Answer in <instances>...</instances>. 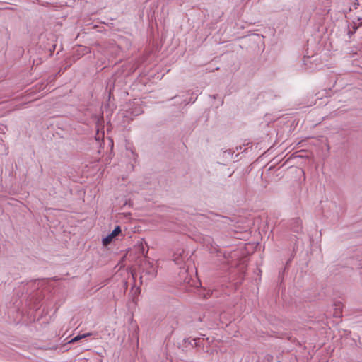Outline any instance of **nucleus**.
Returning a JSON list of instances; mask_svg holds the SVG:
<instances>
[{"label":"nucleus","mask_w":362,"mask_h":362,"mask_svg":"<svg viewBox=\"0 0 362 362\" xmlns=\"http://www.w3.org/2000/svg\"><path fill=\"white\" fill-rule=\"evenodd\" d=\"M90 335H91V333H86V334H81V335H78V336L75 337L74 338H73L69 341V343H74V342L78 341L80 339L86 338V337H89Z\"/></svg>","instance_id":"7ed1b4c3"},{"label":"nucleus","mask_w":362,"mask_h":362,"mask_svg":"<svg viewBox=\"0 0 362 362\" xmlns=\"http://www.w3.org/2000/svg\"><path fill=\"white\" fill-rule=\"evenodd\" d=\"M149 274H151L152 276H156V274H155L154 269H153L152 272H151H151H149Z\"/></svg>","instance_id":"423d86ee"},{"label":"nucleus","mask_w":362,"mask_h":362,"mask_svg":"<svg viewBox=\"0 0 362 362\" xmlns=\"http://www.w3.org/2000/svg\"><path fill=\"white\" fill-rule=\"evenodd\" d=\"M290 228L294 233H300L302 231V221L299 218L292 219L290 223Z\"/></svg>","instance_id":"f03ea898"},{"label":"nucleus","mask_w":362,"mask_h":362,"mask_svg":"<svg viewBox=\"0 0 362 362\" xmlns=\"http://www.w3.org/2000/svg\"><path fill=\"white\" fill-rule=\"evenodd\" d=\"M335 306L337 307L336 310H341V307H342V305L341 303H335ZM340 311H336L335 313V315L337 316V315H339L340 314Z\"/></svg>","instance_id":"20e7f679"},{"label":"nucleus","mask_w":362,"mask_h":362,"mask_svg":"<svg viewBox=\"0 0 362 362\" xmlns=\"http://www.w3.org/2000/svg\"><path fill=\"white\" fill-rule=\"evenodd\" d=\"M224 153H228V154H230V153L233 154L234 153V151L232 152L231 150H227V151H225Z\"/></svg>","instance_id":"39448f33"},{"label":"nucleus","mask_w":362,"mask_h":362,"mask_svg":"<svg viewBox=\"0 0 362 362\" xmlns=\"http://www.w3.org/2000/svg\"><path fill=\"white\" fill-rule=\"evenodd\" d=\"M121 228L119 226H117L111 233L103 238L102 240L103 245L105 246L108 245L111 243L113 239L121 233Z\"/></svg>","instance_id":"f257e3e1"}]
</instances>
